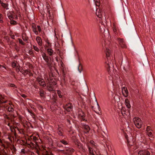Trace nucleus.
Returning <instances> with one entry per match:
<instances>
[{
	"label": "nucleus",
	"mask_w": 155,
	"mask_h": 155,
	"mask_svg": "<svg viewBox=\"0 0 155 155\" xmlns=\"http://www.w3.org/2000/svg\"><path fill=\"white\" fill-rule=\"evenodd\" d=\"M83 121H85V122H87V120L84 118H81Z\"/></svg>",
	"instance_id": "774afa93"
},
{
	"label": "nucleus",
	"mask_w": 155,
	"mask_h": 155,
	"mask_svg": "<svg viewBox=\"0 0 155 155\" xmlns=\"http://www.w3.org/2000/svg\"><path fill=\"white\" fill-rule=\"evenodd\" d=\"M32 28V31L35 33L36 35H38V32L37 30L36 27L35 23H33L31 25Z\"/></svg>",
	"instance_id": "f8f14e48"
},
{
	"label": "nucleus",
	"mask_w": 155,
	"mask_h": 155,
	"mask_svg": "<svg viewBox=\"0 0 155 155\" xmlns=\"http://www.w3.org/2000/svg\"><path fill=\"white\" fill-rule=\"evenodd\" d=\"M8 17L9 19H11V20L12 19L14 18L13 17L12 15H9L8 16Z\"/></svg>",
	"instance_id": "69168bd1"
},
{
	"label": "nucleus",
	"mask_w": 155,
	"mask_h": 155,
	"mask_svg": "<svg viewBox=\"0 0 155 155\" xmlns=\"http://www.w3.org/2000/svg\"><path fill=\"white\" fill-rule=\"evenodd\" d=\"M121 89L123 95L125 97H127L128 95V91L127 88L125 87L122 86Z\"/></svg>",
	"instance_id": "6e6552de"
},
{
	"label": "nucleus",
	"mask_w": 155,
	"mask_h": 155,
	"mask_svg": "<svg viewBox=\"0 0 155 155\" xmlns=\"http://www.w3.org/2000/svg\"><path fill=\"white\" fill-rule=\"evenodd\" d=\"M65 149L60 150L63 154L66 155H72L74 152V150L72 147H65Z\"/></svg>",
	"instance_id": "f03ea898"
},
{
	"label": "nucleus",
	"mask_w": 155,
	"mask_h": 155,
	"mask_svg": "<svg viewBox=\"0 0 155 155\" xmlns=\"http://www.w3.org/2000/svg\"><path fill=\"white\" fill-rule=\"evenodd\" d=\"M120 45L122 48H126V45L125 44L124 39L123 38H118L117 39Z\"/></svg>",
	"instance_id": "1a4fd4ad"
},
{
	"label": "nucleus",
	"mask_w": 155,
	"mask_h": 155,
	"mask_svg": "<svg viewBox=\"0 0 155 155\" xmlns=\"http://www.w3.org/2000/svg\"><path fill=\"white\" fill-rule=\"evenodd\" d=\"M126 110L125 109V107H123L121 110V113L122 115L123 116H124L125 114H126Z\"/></svg>",
	"instance_id": "2f4dec72"
},
{
	"label": "nucleus",
	"mask_w": 155,
	"mask_h": 155,
	"mask_svg": "<svg viewBox=\"0 0 155 155\" xmlns=\"http://www.w3.org/2000/svg\"><path fill=\"white\" fill-rule=\"evenodd\" d=\"M42 56L43 59L46 62H47L49 60V57L45 53L43 52L42 54ZM50 58V57H49V58Z\"/></svg>",
	"instance_id": "2eb2a0df"
},
{
	"label": "nucleus",
	"mask_w": 155,
	"mask_h": 155,
	"mask_svg": "<svg viewBox=\"0 0 155 155\" xmlns=\"http://www.w3.org/2000/svg\"><path fill=\"white\" fill-rule=\"evenodd\" d=\"M28 53L30 55H32L34 54L33 51L31 50H29Z\"/></svg>",
	"instance_id": "6e6d98bb"
},
{
	"label": "nucleus",
	"mask_w": 155,
	"mask_h": 155,
	"mask_svg": "<svg viewBox=\"0 0 155 155\" xmlns=\"http://www.w3.org/2000/svg\"><path fill=\"white\" fill-rule=\"evenodd\" d=\"M3 103H0V112H2L4 110L6 109L8 106H5V104H3Z\"/></svg>",
	"instance_id": "dca6fc26"
},
{
	"label": "nucleus",
	"mask_w": 155,
	"mask_h": 155,
	"mask_svg": "<svg viewBox=\"0 0 155 155\" xmlns=\"http://www.w3.org/2000/svg\"><path fill=\"white\" fill-rule=\"evenodd\" d=\"M47 52L50 56H51L53 55L54 51L51 48H48L47 49Z\"/></svg>",
	"instance_id": "b1692460"
},
{
	"label": "nucleus",
	"mask_w": 155,
	"mask_h": 155,
	"mask_svg": "<svg viewBox=\"0 0 155 155\" xmlns=\"http://www.w3.org/2000/svg\"><path fill=\"white\" fill-rule=\"evenodd\" d=\"M31 115L32 116V117L34 118H35V114L33 112L31 114Z\"/></svg>",
	"instance_id": "5fc2aeb1"
},
{
	"label": "nucleus",
	"mask_w": 155,
	"mask_h": 155,
	"mask_svg": "<svg viewBox=\"0 0 155 155\" xmlns=\"http://www.w3.org/2000/svg\"><path fill=\"white\" fill-rule=\"evenodd\" d=\"M49 83L52 85H55L56 84V80L53 77H50V80H48Z\"/></svg>",
	"instance_id": "9b49d317"
},
{
	"label": "nucleus",
	"mask_w": 155,
	"mask_h": 155,
	"mask_svg": "<svg viewBox=\"0 0 155 155\" xmlns=\"http://www.w3.org/2000/svg\"><path fill=\"white\" fill-rule=\"evenodd\" d=\"M37 28H38V31L40 32H41V27L39 25H38L37 26Z\"/></svg>",
	"instance_id": "3c124183"
},
{
	"label": "nucleus",
	"mask_w": 155,
	"mask_h": 155,
	"mask_svg": "<svg viewBox=\"0 0 155 155\" xmlns=\"http://www.w3.org/2000/svg\"><path fill=\"white\" fill-rule=\"evenodd\" d=\"M18 40L19 43L21 45H25V43L21 39L18 38Z\"/></svg>",
	"instance_id": "f704fd0d"
},
{
	"label": "nucleus",
	"mask_w": 155,
	"mask_h": 155,
	"mask_svg": "<svg viewBox=\"0 0 155 155\" xmlns=\"http://www.w3.org/2000/svg\"><path fill=\"white\" fill-rule=\"evenodd\" d=\"M102 28L101 27H100V30L101 32L102 33H104V32L105 31V27L104 26H103Z\"/></svg>",
	"instance_id": "de8ad7c7"
},
{
	"label": "nucleus",
	"mask_w": 155,
	"mask_h": 155,
	"mask_svg": "<svg viewBox=\"0 0 155 155\" xmlns=\"http://www.w3.org/2000/svg\"><path fill=\"white\" fill-rule=\"evenodd\" d=\"M78 116L81 118H84L85 117V114L82 110L79 111L78 112Z\"/></svg>",
	"instance_id": "aec40b11"
},
{
	"label": "nucleus",
	"mask_w": 155,
	"mask_h": 155,
	"mask_svg": "<svg viewBox=\"0 0 155 155\" xmlns=\"http://www.w3.org/2000/svg\"><path fill=\"white\" fill-rule=\"evenodd\" d=\"M146 131L147 132L149 131H152L153 130L151 129L150 127L149 126H148L146 128Z\"/></svg>",
	"instance_id": "49530a36"
},
{
	"label": "nucleus",
	"mask_w": 155,
	"mask_h": 155,
	"mask_svg": "<svg viewBox=\"0 0 155 155\" xmlns=\"http://www.w3.org/2000/svg\"><path fill=\"white\" fill-rule=\"evenodd\" d=\"M147 134L149 137H151L153 138V136L151 131L147 132Z\"/></svg>",
	"instance_id": "e433bc0d"
},
{
	"label": "nucleus",
	"mask_w": 155,
	"mask_h": 155,
	"mask_svg": "<svg viewBox=\"0 0 155 155\" xmlns=\"http://www.w3.org/2000/svg\"><path fill=\"white\" fill-rule=\"evenodd\" d=\"M63 131L58 130V135L60 136H63V133L62 132Z\"/></svg>",
	"instance_id": "a18cd8bd"
},
{
	"label": "nucleus",
	"mask_w": 155,
	"mask_h": 155,
	"mask_svg": "<svg viewBox=\"0 0 155 155\" xmlns=\"http://www.w3.org/2000/svg\"><path fill=\"white\" fill-rule=\"evenodd\" d=\"M10 24L11 25H15L17 24V22L16 21L14 20H11L10 21Z\"/></svg>",
	"instance_id": "79ce46f5"
},
{
	"label": "nucleus",
	"mask_w": 155,
	"mask_h": 155,
	"mask_svg": "<svg viewBox=\"0 0 155 155\" xmlns=\"http://www.w3.org/2000/svg\"><path fill=\"white\" fill-rule=\"evenodd\" d=\"M83 128L85 130L84 131V133L86 134L89 132L90 129V128L89 126L86 125H84L83 126Z\"/></svg>",
	"instance_id": "f3484780"
},
{
	"label": "nucleus",
	"mask_w": 155,
	"mask_h": 155,
	"mask_svg": "<svg viewBox=\"0 0 155 155\" xmlns=\"http://www.w3.org/2000/svg\"><path fill=\"white\" fill-rule=\"evenodd\" d=\"M58 130L63 131V128H62L61 127H60L59 125L58 126Z\"/></svg>",
	"instance_id": "603ef678"
},
{
	"label": "nucleus",
	"mask_w": 155,
	"mask_h": 155,
	"mask_svg": "<svg viewBox=\"0 0 155 155\" xmlns=\"http://www.w3.org/2000/svg\"><path fill=\"white\" fill-rule=\"evenodd\" d=\"M16 62H17V61H13V62H12V66L13 68H14L16 67Z\"/></svg>",
	"instance_id": "c9c22d12"
},
{
	"label": "nucleus",
	"mask_w": 155,
	"mask_h": 155,
	"mask_svg": "<svg viewBox=\"0 0 155 155\" xmlns=\"http://www.w3.org/2000/svg\"><path fill=\"white\" fill-rule=\"evenodd\" d=\"M103 12H101L98 11L97 10L96 11V14L97 16L99 18H101L102 17V14Z\"/></svg>",
	"instance_id": "393cba45"
},
{
	"label": "nucleus",
	"mask_w": 155,
	"mask_h": 155,
	"mask_svg": "<svg viewBox=\"0 0 155 155\" xmlns=\"http://www.w3.org/2000/svg\"><path fill=\"white\" fill-rule=\"evenodd\" d=\"M8 85L9 87H14V88H17V87L16 85L14 84L9 83L8 84Z\"/></svg>",
	"instance_id": "58836bf2"
},
{
	"label": "nucleus",
	"mask_w": 155,
	"mask_h": 155,
	"mask_svg": "<svg viewBox=\"0 0 155 155\" xmlns=\"http://www.w3.org/2000/svg\"><path fill=\"white\" fill-rule=\"evenodd\" d=\"M1 6L4 8H6L8 6V5L5 3H2Z\"/></svg>",
	"instance_id": "c03bdc74"
},
{
	"label": "nucleus",
	"mask_w": 155,
	"mask_h": 155,
	"mask_svg": "<svg viewBox=\"0 0 155 155\" xmlns=\"http://www.w3.org/2000/svg\"><path fill=\"white\" fill-rule=\"evenodd\" d=\"M57 94L58 95V96L60 98H62L63 96L61 94V92L60 90L57 91Z\"/></svg>",
	"instance_id": "4c0bfd02"
},
{
	"label": "nucleus",
	"mask_w": 155,
	"mask_h": 155,
	"mask_svg": "<svg viewBox=\"0 0 155 155\" xmlns=\"http://www.w3.org/2000/svg\"><path fill=\"white\" fill-rule=\"evenodd\" d=\"M106 54L107 61L105 62V66L107 71L109 73L110 68H112L113 66L112 61L111 60H108V58L110 57V51L109 49H107L106 51Z\"/></svg>",
	"instance_id": "f257e3e1"
},
{
	"label": "nucleus",
	"mask_w": 155,
	"mask_h": 155,
	"mask_svg": "<svg viewBox=\"0 0 155 155\" xmlns=\"http://www.w3.org/2000/svg\"><path fill=\"white\" fill-rule=\"evenodd\" d=\"M36 81L38 82L40 86L43 87H45L46 86L45 82L42 78L38 77L36 78Z\"/></svg>",
	"instance_id": "423d86ee"
},
{
	"label": "nucleus",
	"mask_w": 155,
	"mask_h": 155,
	"mask_svg": "<svg viewBox=\"0 0 155 155\" xmlns=\"http://www.w3.org/2000/svg\"><path fill=\"white\" fill-rule=\"evenodd\" d=\"M20 67L19 66H17L16 67L17 69L18 70V71H20L21 73H22L25 76V74H24V71H22L23 69H22L21 71L20 70V69H19Z\"/></svg>",
	"instance_id": "ea45409f"
},
{
	"label": "nucleus",
	"mask_w": 155,
	"mask_h": 155,
	"mask_svg": "<svg viewBox=\"0 0 155 155\" xmlns=\"http://www.w3.org/2000/svg\"><path fill=\"white\" fill-rule=\"evenodd\" d=\"M138 155H150V153L147 150H142L139 151L138 153Z\"/></svg>",
	"instance_id": "9d476101"
},
{
	"label": "nucleus",
	"mask_w": 155,
	"mask_h": 155,
	"mask_svg": "<svg viewBox=\"0 0 155 155\" xmlns=\"http://www.w3.org/2000/svg\"><path fill=\"white\" fill-rule=\"evenodd\" d=\"M21 96L24 98H25L27 97V96L24 94H22L21 95Z\"/></svg>",
	"instance_id": "4d7b16f0"
},
{
	"label": "nucleus",
	"mask_w": 155,
	"mask_h": 155,
	"mask_svg": "<svg viewBox=\"0 0 155 155\" xmlns=\"http://www.w3.org/2000/svg\"><path fill=\"white\" fill-rule=\"evenodd\" d=\"M134 124L138 128H140L141 127L142 122L140 119L139 118L135 117L134 119Z\"/></svg>",
	"instance_id": "20e7f679"
},
{
	"label": "nucleus",
	"mask_w": 155,
	"mask_h": 155,
	"mask_svg": "<svg viewBox=\"0 0 155 155\" xmlns=\"http://www.w3.org/2000/svg\"><path fill=\"white\" fill-rule=\"evenodd\" d=\"M30 70L29 69H26V70H23V71H24V74H25V73H26V74H28V73H29V72H30Z\"/></svg>",
	"instance_id": "09e8293b"
},
{
	"label": "nucleus",
	"mask_w": 155,
	"mask_h": 155,
	"mask_svg": "<svg viewBox=\"0 0 155 155\" xmlns=\"http://www.w3.org/2000/svg\"><path fill=\"white\" fill-rule=\"evenodd\" d=\"M5 98L4 97L2 96L1 95H0V103H5L7 102V101L6 100H4Z\"/></svg>",
	"instance_id": "5701e85b"
},
{
	"label": "nucleus",
	"mask_w": 155,
	"mask_h": 155,
	"mask_svg": "<svg viewBox=\"0 0 155 155\" xmlns=\"http://www.w3.org/2000/svg\"><path fill=\"white\" fill-rule=\"evenodd\" d=\"M125 104L127 107L128 108L130 109V108L131 106L130 104V101L128 99H126L125 101Z\"/></svg>",
	"instance_id": "4be33fe9"
},
{
	"label": "nucleus",
	"mask_w": 155,
	"mask_h": 155,
	"mask_svg": "<svg viewBox=\"0 0 155 155\" xmlns=\"http://www.w3.org/2000/svg\"><path fill=\"white\" fill-rule=\"evenodd\" d=\"M28 111L30 114L33 112L32 110L31 109H27Z\"/></svg>",
	"instance_id": "13d9d810"
},
{
	"label": "nucleus",
	"mask_w": 155,
	"mask_h": 155,
	"mask_svg": "<svg viewBox=\"0 0 155 155\" xmlns=\"http://www.w3.org/2000/svg\"><path fill=\"white\" fill-rule=\"evenodd\" d=\"M60 142L61 143H62L64 145H66L68 144V142L64 139H62L60 140Z\"/></svg>",
	"instance_id": "c85d7f7f"
},
{
	"label": "nucleus",
	"mask_w": 155,
	"mask_h": 155,
	"mask_svg": "<svg viewBox=\"0 0 155 155\" xmlns=\"http://www.w3.org/2000/svg\"><path fill=\"white\" fill-rule=\"evenodd\" d=\"M79 65L78 67V70L80 73H81L83 70V66L82 64L80 63L79 59Z\"/></svg>",
	"instance_id": "a878e982"
},
{
	"label": "nucleus",
	"mask_w": 155,
	"mask_h": 155,
	"mask_svg": "<svg viewBox=\"0 0 155 155\" xmlns=\"http://www.w3.org/2000/svg\"><path fill=\"white\" fill-rule=\"evenodd\" d=\"M21 37L24 41L26 42V43H28V38L26 34L25 33L23 34L22 35Z\"/></svg>",
	"instance_id": "a211bd4d"
},
{
	"label": "nucleus",
	"mask_w": 155,
	"mask_h": 155,
	"mask_svg": "<svg viewBox=\"0 0 155 155\" xmlns=\"http://www.w3.org/2000/svg\"><path fill=\"white\" fill-rule=\"evenodd\" d=\"M61 66L63 67V68H61L62 74L66 75V71L65 69L63 67L62 64H61Z\"/></svg>",
	"instance_id": "72a5a7b5"
},
{
	"label": "nucleus",
	"mask_w": 155,
	"mask_h": 155,
	"mask_svg": "<svg viewBox=\"0 0 155 155\" xmlns=\"http://www.w3.org/2000/svg\"><path fill=\"white\" fill-rule=\"evenodd\" d=\"M28 140H31L36 143V141L38 140V138L32 135L30 137L28 138Z\"/></svg>",
	"instance_id": "4468645a"
},
{
	"label": "nucleus",
	"mask_w": 155,
	"mask_h": 155,
	"mask_svg": "<svg viewBox=\"0 0 155 155\" xmlns=\"http://www.w3.org/2000/svg\"><path fill=\"white\" fill-rule=\"evenodd\" d=\"M2 15L0 14V22L1 23H2L3 22V21L1 19L2 18Z\"/></svg>",
	"instance_id": "864d4df0"
},
{
	"label": "nucleus",
	"mask_w": 155,
	"mask_h": 155,
	"mask_svg": "<svg viewBox=\"0 0 155 155\" xmlns=\"http://www.w3.org/2000/svg\"><path fill=\"white\" fill-rule=\"evenodd\" d=\"M49 60L47 62H46L47 63V65L49 67H50L51 65V63L49 62Z\"/></svg>",
	"instance_id": "bf43d9fd"
},
{
	"label": "nucleus",
	"mask_w": 155,
	"mask_h": 155,
	"mask_svg": "<svg viewBox=\"0 0 155 155\" xmlns=\"http://www.w3.org/2000/svg\"><path fill=\"white\" fill-rule=\"evenodd\" d=\"M54 86L51 85L50 84L47 86V88L48 91H53Z\"/></svg>",
	"instance_id": "412c9836"
},
{
	"label": "nucleus",
	"mask_w": 155,
	"mask_h": 155,
	"mask_svg": "<svg viewBox=\"0 0 155 155\" xmlns=\"http://www.w3.org/2000/svg\"><path fill=\"white\" fill-rule=\"evenodd\" d=\"M29 73V76H33V74L31 73V70Z\"/></svg>",
	"instance_id": "0e129e2a"
},
{
	"label": "nucleus",
	"mask_w": 155,
	"mask_h": 155,
	"mask_svg": "<svg viewBox=\"0 0 155 155\" xmlns=\"http://www.w3.org/2000/svg\"><path fill=\"white\" fill-rule=\"evenodd\" d=\"M125 138L127 140L128 145H129L130 146L133 145L134 144L133 137L131 136L130 137H129L127 134H125Z\"/></svg>",
	"instance_id": "39448f33"
},
{
	"label": "nucleus",
	"mask_w": 155,
	"mask_h": 155,
	"mask_svg": "<svg viewBox=\"0 0 155 155\" xmlns=\"http://www.w3.org/2000/svg\"><path fill=\"white\" fill-rule=\"evenodd\" d=\"M57 99H54L51 102L52 104H55L56 102Z\"/></svg>",
	"instance_id": "8fccbe9b"
},
{
	"label": "nucleus",
	"mask_w": 155,
	"mask_h": 155,
	"mask_svg": "<svg viewBox=\"0 0 155 155\" xmlns=\"http://www.w3.org/2000/svg\"><path fill=\"white\" fill-rule=\"evenodd\" d=\"M49 19H51L52 21H53V17L51 15H49Z\"/></svg>",
	"instance_id": "052dcab7"
},
{
	"label": "nucleus",
	"mask_w": 155,
	"mask_h": 155,
	"mask_svg": "<svg viewBox=\"0 0 155 155\" xmlns=\"http://www.w3.org/2000/svg\"><path fill=\"white\" fill-rule=\"evenodd\" d=\"M57 146L60 148L63 147V146L61 145L60 142H58L57 143Z\"/></svg>",
	"instance_id": "a19ab883"
},
{
	"label": "nucleus",
	"mask_w": 155,
	"mask_h": 155,
	"mask_svg": "<svg viewBox=\"0 0 155 155\" xmlns=\"http://www.w3.org/2000/svg\"><path fill=\"white\" fill-rule=\"evenodd\" d=\"M66 122L69 124H71V121L69 119H67L66 120Z\"/></svg>",
	"instance_id": "680f3d73"
},
{
	"label": "nucleus",
	"mask_w": 155,
	"mask_h": 155,
	"mask_svg": "<svg viewBox=\"0 0 155 155\" xmlns=\"http://www.w3.org/2000/svg\"><path fill=\"white\" fill-rule=\"evenodd\" d=\"M6 109H8V111L9 112H12L14 111V109L12 106L8 107V106L7 107H6Z\"/></svg>",
	"instance_id": "7c9ffc66"
},
{
	"label": "nucleus",
	"mask_w": 155,
	"mask_h": 155,
	"mask_svg": "<svg viewBox=\"0 0 155 155\" xmlns=\"http://www.w3.org/2000/svg\"><path fill=\"white\" fill-rule=\"evenodd\" d=\"M13 129H14V135L15 136H16L17 135V134L16 132V130H15V129H17V130L19 131V133H21V132L19 130V129L18 128V127L17 126L14 127H13Z\"/></svg>",
	"instance_id": "473e14b6"
},
{
	"label": "nucleus",
	"mask_w": 155,
	"mask_h": 155,
	"mask_svg": "<svg viewBox=\"0 0 155 155\" xmlns=\"http://www.w3.org/2000/svg\"><path fill=\"white\" fill-rule=\"evenodd\" d=\"M39 155H53V154L50 153H49L47 151L45 150L40 153Z\"/></svg>",
	"instance_id": "bb28decb"
},
{
	"label": "nucleus",
	"mask_w": 155,
	"mask_h": 155,
	"mask_svg": "<svg viewBox=\"0 0 155 155\" xmlns=\"http://www.w3.org/2000/svg\"><path fill=\"white\" fill-rule=\"evenodd\" d=\"M88 151L89 153V155H94L92 148L88 146Z\"/></svg>",
	"instance_id": "cd10ccee"
},
{
	"label": "nucleus",
	"mask_w": 155,
	"mask_h": 155,
	"mask_svg": "<svg viewBox=\"0 0 155 155\" xmlns=\"http://www.w3.org/2000/svg\"><path fill=\"white\" fill-rule=\"evenodd\" d=\"M62 77L64 82L65 81V75L62 74Z\"/></svg>",
	"instance_id": "338daca9"
},
{
	"label": "nucleus",
	"mask_w": 155,
	"mask_h": 155,
	"mask_svg": "<svg viewBox=\"0 0 155 155\" xmlns=\"http://www.w3.org/2000/svg\"><path fill=\"white\" fill-rule=\"evenodd\" d=\"M46 41L48 43V46H51V44L50 42H49L48 40H47V41Z\"/></svg>",
	"instance_id": "e2e57ef3"
},
{
	"label": "nucleus",
	"mask_w": 155,
	"mask_h": 155,
	"mask_svg": "<svg viewBox=\"0 0 155 155\" xmlns=\"http://www.w3.org/2000/svg\"><path fill=\"white\" fill-rule=\"evenodd\" d=\"M63 108L68 112H70L73 108V106L71 103H68L63 106Z\"/></svg>",
	"instance_id": "0eeeda50"
},
{
	"label": "nucleus",
	"mask_w": 155,
	"mask_h": 155,
	"mask_svg": "<svg viewBox=\"0 0 155 155\" xmlns=\"http://www.w3.org/2000/svg\"><path fill=\"white\" fill-rule=\"evenodd\" d=\"M96 101L97 102V107L95 108V109L94 110V111L96 113L100 114L99 113H101L100 112V110L101 109L100 108V107L99 105L98 104V103L97 102V99H96Z\"/></svg>",
	"instance_id": "ddd939ff"
},
{
	"label": "nucleus",
	"mask_w": 155,
	"mask_h": 155,
	"mask_svg": "<svg viewBox=\"0 0 155 155\" xmlns=\"http://www.w3.org/2000/svg\"><path fill=\"white\" fill-rule=\"evenodd\" d=\"M75 144L77 146L76 147L79 152L82 153L86 152V150L81 143L77 142V143H75Z\"/></svg>",
	"instance_id": "7ed1b4c3"
},
{
	"label": "nucleus",
	"mask_w": 155,
	"mask_h": 155,
	"mask_svg": "<svg viewBox=\"0 0 155 155\" xmlns=\"http://www.w3.org/2000/svg\"><path fill=\"white\" fill-rule=\"evenodd\" d=\"M36 40L39 45L41 46L42 45V41L41 38L40 37L37 36L36 37Z\"/></svg>",
	"instance_id": "6ab92c4d"
},
{
	"label": "nucleus",
	"mask_w": 155,
	"mask_h": 155,
	"mask_svg": "<svg viewBox=\"0 0 155 155\" xmlns=\"http://www.w3.org/2000/svg\"><path fill=\"white\" fill-rule=\"evenodd\" d=\"M33 49L36 51L38 52L39 51V49L35 45L33 46Z\"/></svg>",
	"instance_id": "37998d69"
},
{
	"label": "nucleus",
	"mask_w": 155,
	"mask_h": 155,
	"mask_svg": "<svg viewBox=\"0 0 155 155\" xmlns=\"http://www.w3.org/2000/svg\"><path fill=\"white\" fill-rule=\"evenodd\" d=\"M39 94L40 96L41 97H44L45 96V94L44 93V91L43 90H40L39 91Z\"/></svg>",
	"instance_id": "c756f323"
}]
</instances>
